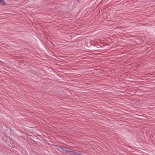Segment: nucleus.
<instances>
[{
	"instance_id": "nucleus-1",
	"label": "nucleus",
	"mask_w": 155,
	"mask_h": 155,
	"mask_svg": "<svg viewBox=\"0 0 155 155\" xmlns=\"http://www.w3.org/2000/svg\"><path fill=\"white\" fill-rule=\"evenodd\" d=\"M0 3L2 5H5L6 4L5 2L2 0H0Z\"/></svg>"
},
{
	"instance_id": "nucleus-2",
	"label": "nucleus",
	"mask_w": 155,
	"mask_h": 155,
	"mask_svg": "<svg viewBox=\"0 0 155 155\" xmlns=\"http://www.w3.org/2000/svg\"><path fill=\"white\" fill-rule=\"evenodd\" d=\"M60 149H61V150H60V151H61V150H63V149H62V148H61V147H60Z\"/></svg>"
}]
</instances>
